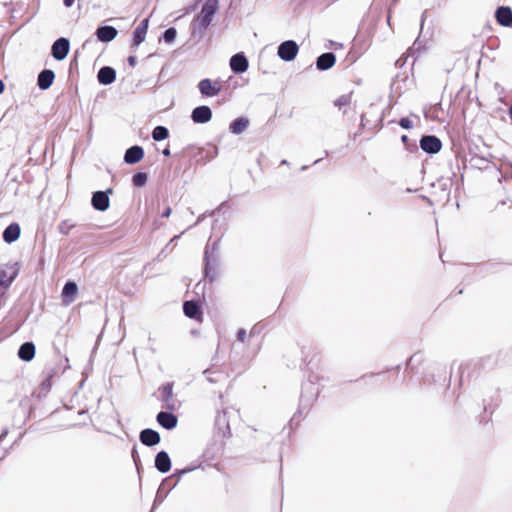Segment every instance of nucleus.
<instances>
[{
    "label": "nucleus",
    "mask_w": 512,
    "mask_h": 512,
    "mask_svg": "<svg viewBox=\"0 0 512 512\" xmlns=\"http://www.w3.org/2000/svg\"><path fill=\"white\" fill-rule=\"evenodd\" d=\"M140 441L146 446H154L160 442V435L152 429H144L140 433Z\"/></svg>",
    "instance_id": "obj_19"
},
{
    "label": "nucleus",
    "mask_w": 512,
    "mask_h": 512,
    "mask_svg": "<svg viewBox=\"0 0 512 512\" xmlns=\"http://www.w3.org/2000/svg\"><path fill=\"white\" fill-rule=\"evenodd\" d=\"M163 154H164L165 156L170 155V150H169L168 148L164 149V150H163Z\"/></svg>",
    "instance_id": "obj_40"
},
{
    "label": "nucleus",
    "mask_w": 512,
    "mask_h": 512,
    "mask_svg": "<svg viewBox=\"0 0 512 512\" xmlns=\"http://www.w3.org/2000/svg\"><path fill=\"white\" fill-rule=\"evenodd\" d=\"M461 370H462V373H461V378L463 377V374L466 370H470V367L469 366H464V367H461Z\"/></svg>",
    "instance_id": "obj_38"
},
{
    "label": "nucleus",
    "mask_w": 512,
    "mask_h": 512,
    "mask_svg": "<svg viewBox=\"0 0 512 512\" xmlns=\"http://www.w3.org/2000/svg\"><path fill=\"white\" fill-rule=\"evenodd\" d=\"M96 35L100 41L109 42L117 36V30L112 26H102L97 29Z\"/></svg>",
    "instance_id": "obj_25"
},
{
    "label": "nucleus",
    "mask_w": 512,
    "mask_h": 512,
    "mask_svg": "<svg viewBox=\"0 0 512 512\" xmlns=\"http://www.w3.org/2000/svg\"><path fill=\"white\" fill-rule=\"evenodd\" d=\"M19 269L17 264H6L0 269V287L7 288L17 277Z\"/></svg>",
    "instance_id": "obj_6"
},
{
    "label": "nucleus",
    "mask_w": 512,
    "mask_h": 512,
    "mask_svg": "<svg viewBox=\"0 0 512 512\" xmlns=\"http://www.w3.org/2000/svg\"><path fill=\"white\" fill-rule=\"evenodd\" d=\"M144 157V150L141 146H132L126 150L124 161L127 164H135L140 162Z\"/></svg>",
    "instance_id": "obj_13"
},
{
    "label": "nucleus",
    "mask_w": 512,
    "mask_h": 512,
    "mask_svg": "<svg viewBox=\"0 0 512 512\" xmlns=\"http://www.w3.org/2000/svg\"><path fill=\"white\" fill-rule=\"evenodd\" d=\"M21 228L18 223H11L3 232V240L12 243L20 237Z\"/></svg>",
    "instance_id": "obj_24"
},
{
    "label": "nucleus",
    "mask_w": 512,
    "mask_h": 512,
    "mask_svg": "<svg viewBox=\"0 0 512 512\" xmlns=\"http://www.w3.org/2000/svg\"><path fill=\"white\" fill-rule=\"evenodd\" d=\"M187 471H188V470H182V471H180L179 473H180V474H183V473H185V472H187Z\"/></svg>",
    "instance_id": "obj_41"
},
{
    "label": "nucleus",
    "mask_w": 512,
    "mask_h": 512,
    "mask_svg": "<svg viewBox=\"0 0 512 512\" xmlns=\"http://www.w3.org/2000/svg\"><path fill=\"white\" fill-rule=\"evenodd\" d=\"M169 136V131L164 126H157L153 129L152 138L155 141H162Z\"/></svg>",
    "instance_id": "obj_29"
},
{
    "label": "nucleus",
    "mask_w": 512,
    "mask_h": 512,
    "mask_svg": "<svg viewBox=\"0 0 512 512\" xmlns=\"http://www.w3.org/2000/svg\"><path fill=\"white\" fill-rule=\"evenodd\" d=\"M400 126L404 129H410L412 128V122L409 118L407 117H404V118H401L400 119V122H399Z\"/></svg>",
    "instance_id": "obj_32"
},
{
    "label": "nucleus",
    "mask_w": 512,
    "mask_h": 512,
    "mask_svg": "<svg viewBox=\"0 0 512 512\" xmlns=\"http://www.w3.org/2000/svg\"><path fill=\"white\" fill-rule=\"evenodd\" d=\"M157 422L165 429H173L177 425V417L169 412H159L157 415Z\"/></svg>",
    "instance_id": "obj_18"
},
{
    "label": "nucleus",
    "mask_w": 512,
    "mask_h": 512,
    "mask_svg": "<svg viewBox=\"0 0 512 512\" xmlns=\"http://www.w3.org/2000/svg\"><path fill=\"white\" fill-rule=\"evenodd\" d=\"M299 47L293 40L284 41L278 47V56L284 61H292L297 56Z\"/></svg>",
    "instance_id": "obj_5"
},
{
    "label": "nucleus",
    "mask_w": 512,
    "mask_h": 512,
    "mask_svg": "<svg viewBox=\"0 0 512 512\" xmlns=\"http://www.w3.org/2000/svg\"><path fill=\"white\" fill-rule=\"evenodd\" d=\"M77 293H78L77 284L73 281H68L64 285L63 290H62L63 303L65 305L71 304L75 300Z\"/></svg>",
    "instance_id": "obj_14"
},
{
    "label": "nucleus",
    "mask_w": 512,
    "mask_h": 512,
    "mask_svg": "<svg viewBox=\"0 0 512 512\" xmlns=\"http://www.w3.org/2000/svg\"><path fill=\"white\" fill-rule=\"evenodd\" d=\"M247 338V333L244 329H239L237 332V339L241 342H244Z\"/></svg>",
    "instance_id": "obj_33"
},
{
    "label": "nucleus",
    "mask_w": 512,
    "mask_h": 512,
    "mask_svg": "<svg viewBox=\"0 0 512 512\" xmlns=\"http://www.w3.org/2000/svg\"><path fill=\"white\" fill-rule=\"evenodd\" d=\"M155 467L158 471L166 473L171 469V460L167 452L160 451L155 457Z\"/></svg>",
    "instance_id": "obj_20"
},
{
    "label": "nucleus",
    "mask_w": 512,
    "mask_h": 512,
    "mask_svg": "<svg viewBox=\"0 0 512 512\" xmlns=\"http://www.w3.org/2000/svg\"><path fill=\"white\" fill-rule=\"evenodd\" d=\"M420 147L426 153L435 154L441 150L442 143L438 137L426 135L421 138Z\"/></svg>",
    "instance_id": "obj_7"
},
{
    "label": "nucleus",
    "mask_w": 512,
    "mask_h": 512,
    "mask_svg": "<svg viewBox=\"0 0 512 512\" xmlns=\"http://www.w3.org/2000/svg\"><path fill=\"white\" fill-rule=\"evenodd\" d=\"M205 277L210 282L215 281L220 275V263L216 256L210 255L208 251H205Z\"/></svg>",
    "instance_id": "obj_2"
},
{
    "label": "nucleus",
    "mask_w": 512,
    "mask_h": 512,
    "mask_svg": "<svg viewBox=\"0 0 512 512\" xmlns=\"http://www.w3.org/2000/svg\"><path fill=\"white\" fill-rule=\"evenodd\" d=\"M336 57L333 53H323L317 58L316 66L319 70H328L334 66Z\"/></svg>",
    "instance_id": "obj_22"
},
{
    "label": "nucleus",
    "mask_w": 512,
    "mask_h": 512,
    "mask_svg": "<svg viewBox=\"0 0 512 512\" xmlns=\"http://www.w3.org/2000/svg\"><path fill=\"white\" fill-rule=\"evenodd\" d=\"M128 63L130 66L134 67L137 63V59L135 56H129L128 57Z\"/></svg>",
    "instance_id": "obj_34"
},
{
    "label": "nucleus",
    "mask_w": 512,
    "mask_h": 512,
    "mask_svg": "<svg viewBox=\"0 0 512 512\" xmlns=\"http://www.w3.org/2000/svg\"><path fill=\"white\" fill-rule=\"evenodd\" d=\"M4 89H5V85H4L3 81L0 79V94H2L4 92Z\"/></svg>",
    "instance_id": "obj_37"
},
{
    "label": "nucleus",
    "mask_w": 512,
    "mask_h": 512,
    "mask_svg": "<svg viewBox=\"0 0 512 512\" xmlns=\"http://www.w3.org/2000/svg\"><path fill=\"white\" fill-rule=\"evenodd\" d=\"M160 400L163 402V407L167 410L176 409V401L173 394V383L168 382L159 388Z\"/></svg>",
    "instance_id": "obj_4"
},
{
    "label": "nucleus",
    "mask_w": 512,
    "mask_h": 512,
    "mask_svg": "<svg viewBox=\"0 0 512 512\" xmlns=\"http://www.w3.org/2000/svg\"><path fill=\"white\" fill-rule=\"evenodd\" d=\"M427 360L423 353L416 352L408 360L406 372L408 374H423L426 370Z\"/></svg>",
    "instance_id": "obj_1"
},
{
    "label": "nucleus",
    "mask_w": 512,
    "mask_h": 512,
    "mask_svg": "<svg viewBox=\"0 0 512 512\" xmlns=\"http://www.w3.org/2000/svg\"><path fill=\"white\" fill-rule=\"evenodd\" d=\"M230 67L235 73H243L248 69V60L242 54H235L230 59Z\"/></svg>",
    "instance_id": "obj_17"
},
{
    "label": "nucleus",
    "mask_w": 512,
    "mask_h": 512,
    "mask_svg": "<svg viewBox=\"0 0 512 512\" xmlns=\"http://www.w3.org/2000/svg\"><path fill=\"white\" fill-rule=\"evenodd\" d=\"M109 197L103 191H97L92 196V205L96 210L105 211L109 207Z\"/></svg>",
    "instance_id": "obj_15"
},
{
    "label": "nucleus",
    "mask_w": 512,
    "mask_h": 512,
    "mask_svg": "<svg viewBox=\"0 0 512 512\" xmlns=\"http://www.w3.org/2000/svg\"><path fill=\"white\" fill-rule=\"evenodd\" d=\"M148 23V19H144L134 30L132 42L133 47H138L145 40Z\"/></svg>",
    "instance_id": "obj_16"
},
{
    "label": "nucleus",
    "mask_w": 512,
    "mask_h": 512,
    "mask_svg": "<svg viewBox=\"0 0 512 512\" xmlns=\"http://www.w3.org/2000/svg\"><path fill=\"white\" fill-rule=\"evenodd\" d=\"M75 0H63V3L66 7H71Z\"/></svg>",
    "instance_id": "obj_36"
},
{
    "label": "nucleus",
    "mask_w": 512,
    "mask_h": 512,
    "mask_svg": "<svg viewBox=\"0 0 512 512\" xmlns=\"http://www.w3.org/2000/svg\"><path fill=\"white\" fill-rule=\"evenodd\" d=\"M193 122L204 124L212 119V111L208 106H198L192 111Z\"/></svg>",
    "instance_id": "obj_11"
},
{
    "label": "nucleus",
    "mask_w": 512,
    "mask_h": 512,
    "mask_svg": "<svg viewBox=\"0 0 512 512\" xmlns=\"http://www.w3.org/2000/svg\"><path fill=\"white\" fill-rule=\"evenodd\" d=\"M147 179H148V176H147L146 173L138 172V173L133 175L132 183L136 187H142V186H144L146 184Z\"/></svg>",
    "instance_id": "obj_30"
},
{
    "label": "nucleus",
    "mask_w": 512,
    "mask_h": 512,
    "mask_svg": "<svg viewBox=\"0 0 512 512\" xmlns=\"http://www.w3.org/2000/svg\"><path fill=\"white\" fill-rule=\"evenodd\" d=\"M222 82L220 80H211L209 78L202 79L198 83V88L202 96L214 97L217 96L222 90Z\"/></svg>",
    "instance_id": "obj_3"
},
{
    "label": "nucleus",
    "mask_w": 512,
    "mask_h": 512,
    "mask_svg": "<svg viewBox=\"0 0 512 512\" xmlns=\"http://www.w3.org/2000/svg\"><path fill=\"white\" fill-rule=\"evenodd\" d=\"M54 78L55 74L52 70L45 69L41 71L38 75V87L42 90L48 89L52 85Z\"/></svg>",
    "instance_id": "obj_23"
},
{
    "label": "nucleus",
    "mask_w": 512,
    "mask_h": 512,
    "mask_svg": "<svg viewBox=\"0 0 512 512\" xmlns=\"http://www.w3.org/2000/svg\"><path fill=\"white\" fill-rule=\"evenodd\" d=\"M215 12H216V4L211 0L207 1L203 5L200 15H199L201 24L203 26L209 25Z\"/></svg>",
    "instance_id": "obj_12"
},
{
    "label": "nucleus",
    "mask_w": 512,
    "mask_h": 512,
    "mask_svg": "<svg viewBox=\"0 0 512 512\" xmlns=\"http://www.w3.org/2000/svg\"><path fill=\"white\" fill-rule=\"evenodd\" d=\"M352 97L353 92H349L347 94L340 95L335 101L334 106L337 107L339 110H343L344 108L348 107L352 103Z\"/></svg>",
    "instance_id": "obj_27"
},
{
    "label": "nucleus",
    "mask_w": 512,
    "mask_h": 512,
    "mask_svg": "<svg viewBox=\"0 0 512 512\" xmlns=\"http://www.w3.org/2000/svg\"><path fill=\"white\" fill-rule=\"evenodd\" d=\"M97 77L99 83L109 85L115 81L116 72L113 68L105 66L99 70Z\"/></svg>",
    "instance_id": "obj_21"
},
{
    "label": "nucleus",
    "mask_w": 512,
    "mask_h": 512,
    "mask_svg": "<svg viewBox=\"0 0 512 512\" xmlns=\"http://www.w3.org/2000/svg\"><path fill=\"white\" fill-rule=\"evenodd\" d=\"M248 124L247 119L237 118L231 123L230 130L235 134H240L247 128Z\"/></svg>",
    "instance_id": "obj_28"
},
{
    "label": "nucleus",
    "mask_w": 512,
    "mask_h": 512,
    "mask_svg": "<svg viewBox=\"0 0 512 512\" xmlns=\"http://www.w3.org/2000/svg\"><path fill=\"white\" fill-rule=\"evenodd\" d=\"M176 35H177V32H176L175 28H168L164 32V36L163 37H164L165 42L171 43V42H173L175 40Z\"/></svg>",
    "instance_id": "obj_31"
},
{
    "label": "nucleus",
    "mask_w": 512,
    "mask_h": 512,
    "mask_svg": "<svg viewBox=\"0 0 512 512\" xmlns=\"http://www.w3.org/2000/svg\"><path fill=\"white\" fill-rule=\"evenodd\" d=\"M18 356L24 361H31L35 356V346L32 342L22 344L18 351Z\"/></svg>",
    "instance_id": "obj_26"
},
{
    "label": "nucleus",
    "mask_w": 512,
    "mask_h": 512,
    "mask_svg": "<svg viewBox=\"0 0 512 512\" xmlns=\"http://www.w3.org/2000/svg\"><path fill=\"white\" fill-rule=\"evenodd\" d=\"M69 49L70 44L68 39L59 38L52 45V56L58 61L63 60L68 55Z\"/></svg>",
    "instance_id": "obj_8"
},
{
    "label": "nucleus",
    "mask_w": 512,
    "mask_h": 512,
    "mask_svg": "<svg viewBox=\"0 0 512 512\" xmlns=\"http://www.w3.org/2000/svg\"><path fill=\"white\" fill-rule=\"evenodd\" d=\"M184 314L198 322L203 321V312L200 305L195 301H186L183 304Z\"/></svg>",
    "instance_id": "obj_10"
},
{
    "label": "nucleus",
    "mask_w": 512,
    "mask_h": 512,
    "mask_svg": "<svg viewBox=\"0 0 512 512\" xmlns=\"http://www.w3.org/2000/svg\"><path fill=\"white\" fill-rule=\"evenodd\" d=\"M401 140H402V142H403V143H405V144H406V143L408 142L409 138H408V136H407V135H403V136L401 137Z\"/></svg>",
    "instance_id": "obj_39"
},
{
    "label": "nucleus",
    "mask_w": 512,
    "mask_h": 512,
    "mask_svg": "<svg viewBox=\"0 0 512 512\" xmlns=\"http://www.w3.org/2000/svg\"><path fill=\"white\" fill-rule=\"evenodd\" d=\"M172 212V209L168 206L162 213V217L168 218Z\"/></svg>",
    "instance_id": "obj_35"
},
{
    "label": "nucleus",
    "mask_w": 512,
    "mask_h": 512,
    "mask_svg": "<svg viewBox=\"0 0 512 512\" xmlns=\"http://www.w3.org/2000/svg\"><path fill=\"white\" fill-rule=\"evenodd\" d=\"M494 16L500 26L512 27V9L509 6H499Z\"/></svg>",
    "instance_id": "obj_9"
}]
</instances>
